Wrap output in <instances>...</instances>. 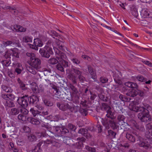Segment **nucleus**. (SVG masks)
I'll list each match as a JSON object with an SVG mask.
<instances>
[{
    "mask_svg": "<svg viewBox=\"0 0 152 152\" xmlns=\"http://www.w3.org/2000/svg\"><path fill=\"white\" fill-rule=\"evenodd\" d=\"M55 41L56 43V47L53 46V49L56 54V58L59 60V62L64 67H66L68 66V64L67 62L64 60L66 58V56L63 53L62 51L63 50V47L61 43L63 41L61 42V38L57 39L56 38Z\"/></svg>",
    "mask_w": 152,
    "mask_h": 152,
    "instance_id": "obj_1",
    "label": "nucleus"
},
{
    "mask_svg": "<svg viewBox=\"0 0 152 152\" xmlns=\"http://www.w3.org/2000/svg\"><path fill=\"white\" fill-rule=\"evenodd\" d=\"M129 108L130 110L135 111H141L138 115L139 118L142 121L146 122L151 120V117L149 114L148 110L142 107H138L136 105H133L131 103L129 105Z\"/></svg>",
    "mask_w": 152,
    "mask_h": 152,
    "instance_id": "obj_2",
    "label": "nucleus"
},
{
    "mask_svg": "<svg viewBox=\"0 0 152 152\" xmlns=\"http://www.w3.org/2000/svg\"><path fill=\"white\" fill-rule=\"evenodd\" d=\"M107 110V114H106L107 117L108 118L107 119H102V122L103 125L105 126L107 129H109L110 127L113 129L117 128V123L112 120L114 118L113 113L112 111L111 108L108 106L105 108Z\"/></svg>",
    "mask_w": 152,
    "mask_h": 152,
    "instance_id": "obj_3",
    "label": "nucleus"
},
{
    "mask_svg": "<svg viewBox=\"0 0 152 152\" xmlns=\"http://www.w3.org/2000/svg\"><path fill=\"white\" fill-rule=\"evenodd\" d=\"M27 56L30 57L28 61L29 64L34 68L37 70L40 68L41 61L38 58L35 57L34 53H26Z\"/></svg>",
    "mask_w": 152,
    "mask_h": 152,
    "instance_id": "obj_4",
    "label": "nucleus"
},
{
    "mask_svg": "<svg viewBox=\"0 0 152 152\" xmlns=\"http://www.w3.org/2000/svg\"><path fill=\"white\" fill-rule=\"evenodd\" d=\"M33 35L37 38L34 39L33 45L28 44V45L30 48L37 51L38 50V47H41L43 45V43L41 40L43 38L39 35V32H37Z\"/></svg>",
    "mask_w": 152,
    "mask_h": 152,
    "instance_id": "obj_5",
    "label": "nucleus"
},
{
    "mask_svg": "<svg viewBox=\"0 0 152 152\" xmlns=\"http://www.w3.org/2000/svg\"><path fill=\"white\" fill-rule=\"evenodd\" d=\"M39 52L42 56L47 58H49L50 55L53 54L52 49L48 45H46L44 49L40 48Z\"/></svg>",
    "mask_w": 152,
    "mask_h": 152,
    "instance_id": "obj_6",
    "label": "nucleus"
},
{
    "mask_svg": "<svg viewBox=\"0 0 152 152\" xmlns=\"http://www.w3.org/2000/svg\"><path fill=\"white\" fill-rule=\"evenodd\" d=\"M28 98L27 96H23L22 97H19L17 100V102L23 107H25L28 105L27 100Z\"/></svg>",
    "mask_w": 152,
    "mask_h": 152,
    "instance_id": "obj_7",
    "label": "nucleus"
},
{
    "mask_svg": "<svg viewBox=\"0 0 152 152\" xmlns=\"http://www.w3.org/2000/svg\"><path fill=\"white\" fill-rule=\"evenodd\" d=\"M13 64L15 68V72L18 75L20 74L23 69L22 65L20 63L14 62Z\"/></svg>",
    "mask_w": 152,
    "mask_h": 152,
    "instance_id": "obj_8",
    "label": "nucleus"
},
{
    "mask_svg": "<svg viewBox=\"0 0 152 152\" xmlns=\"http://www.w3.org/2000/svg\"><path fill=\"white\" fill-rule=\"evenodd\" d=\"M114 77L115 81L117 84L115 88H117V90L124 91L125 90L124 87V86L122 84V82L121 80L118 79L115 77Z\"/></svg>",
    "mask_w": 152,
    "mask_h": 152,
    "instance_id": "obj_9",
    "label": "nucleus"
},
{
    "mask_svg": "<svg viewBox=\"0 0 152 152\" xmlns=\"http://www.w3.org/2000/svg\"><path fill=\"white\" fill-rule=\"evenodd\" d=\"M141 15L144 18H148L152 16V13L150 14L148 9L145 8L142 9L141 11Z\"/></svg>",
    "mask_w": 152,
    "mask_h": 152,
    "instance_id": "obj_10",
    "label": "nucleus"
},
{
    "mask_svg": "<svg viewBox=\"0 0 152 152\" xmlns=\"http://www.w3.org/2000/svg\"><path fill=\"white\" fill-rule=\"evenodd\" d=\"M14 31L20 32H24L26 31V29L23 27L18 25H15L12 28Z\"/></svg>",
    "mask_w": 152,
    "mask_h": 152,
    "instance_id": "obj_11",
    "label": "nucleus"
},
{
    "mask_svg": "<svg viewBox=\"0 0 152 152\" xmlns=\"http://www.w3.org/2000/svg\"><path fill=\"white\" fill-rule=\"evenodd\" d=\"M30 102L33 104H37L39 101L38 97L36 96H32L30 97Z\"/></svg>",
    "mask_w": 152,
    "mask_h": 152,
    "instance_id": "obj_12",
    "label": "nucleus"
},
{
    "mask_svg": "<svg viewBox=\"0 0 152 152\" xmlns=\"http://www.w3.org/2000/svg\"><path fill=\"white\" fill-rule=\"evenodd\" d=\"M137 89H131L126 93L127 95L131 97H134L138 94Z\"/></svg>",
    "mask_w": 152,
    "mask_h": 152,
    "instance_id": "obj_13",
    "label": "nucleus"
},
{
    "mask_svg": "<svg viewBox=\"0 0 152 152\" xmlns=\"http://www.w3.org/2000/svg\"><path fill=\"white\" fill-rule=\"evenodd\" d=\"M22 40L23 42L26 43L32 42L33 38L31 37L25 36L23 37Z\"/></svg>",
    "mask_w": 152,
    "mask_h": 152,
    "instance_id": "obj_14",
    "label": "nucleus"
},
{
    "mask_svg": "<svg viewBox=\"0 0 152 152\" xmlns=\"http://www.w3.org/2000/svg\"><path fill=\"white\" fill-rule=\"evenodd\" d=\"M124 85L132 88H137V86L136 83L131 82H126L124 84Z\"/></svg>",
    "mask_w": 152,
    "mask_h": 152,
    "instance_id": "obj_15",
    "label": "nucleus"
},
{
    "mask_svg": "<svg viewBox=\"0 0 152 152\" xmlns=\"http://www.w3.org/2000/svg\"><path fill=\"white\" fill-rule=\"evenodd\" d=\"M2 97L5 99L8 100L9 99L11 100H14L15 98L14 95L11 94H8L7 95H3Z\"/></svg>",
    "mask_w": 152,
    "mask_h": 152,
    "instance_id": "obj_16",
    "label": "nucleus"
},
{
    "mask_svg": "<svg viewBox=\"0 0 152 152\" xmlns=\"http://www.w3.org/2000/svg\"><path fill=\"white\" fill-rule=\"evenodd\" d=\"M27 120L34 124L38 125L40 123L39 121L35 118H33L31 117L28 118L27 119Z\"/></svg>",
    "mask_w": 152,
    "mask_h": 152,
    "instance_id": "obj_17",
    "label": "nucleus"
},
{
    "mask_svg": "<svg viewBox=\"0 0 152 152\" xmlns=\"http://www.w3.org/2000/svg\"><path fill=\"white\" fill-rule=\"evenodd\" d=\"M13 52L12 50H9L6 51L5 54L4 55V57L7 59H10V56L12 54Z\"/></svg>",
    "mask_w": 152,
    "mask_h": 152,
    "instance_id": "obj_18",
    "label": "nucleus"
},
{
    "mask_svg": "<svg viewBox=\"0 0 152 152\" xmlns=\"http://www.w3.org/2000/svg\"><path fill=\"white\" fill-rule=\"evenodd\" d=\"M118 123L120 124H123L125 123L124 120L125 117L124 116L122 115H120L118 116Z\"/></svg>",
    "mask_w": 152,
    "mask_h": 152,
    "instance_id": "obj_19",
    "label": "nucleus"
},
{
    "mask_svg": "<svg viewBox=\"0 0 152 152\" xmlns=\"http://www.w3.org/2000/svg\"><path fill=\"white\" fill-rule=\"evenodd\" d=\"M13 52L12 53V56L17 58L19 57V51L17 48H14L13 50Z\"/></svg>",
    "mask_w": 152,
    "mask_h": 152,
    "instance_id": "obj_20",
    "label": "nucleus"
},
{
    "mask_svg": "<svg viewBox=\"0 0 152 152\" xmlns=\"http://www.w3.org/2000/svg\"><path fill=\"white\" fill-rule=\"evenodd\" d=\"M126 137L129 141L134 142L135 141V138L132 135L127 133L126 134Z\"/></svg>",
    "mask_w": 152,
    "mask_h": 152,
    "instance_id": "obj_21",
    "label": "nucleus"
},
{
    "mask_svg": "<svg viewBox=\"0 0 152 152\" xmlns=\"http://www.w3.org/2000/svg\"><path fill=\"white\" fill-rule=\"evenodd\" d=\"M140 146L144 148L145 149L151 148L152 146L151 145L145 143L144 142H142L139 144Z\"/></svg>",
    "mask_w": 152,
    "mask_h": 152,
    "instance_id": "obj_22",
    "label": "nucleus"
},
{
    "mask_svg": "<svg viewBox=\"0 0 152 152\" xmlns=\"http://www.w3.org/2000/svg\"><path fill=\"white\" fill-rule=\"evenodd\" d=\"M1 88L3 91L7 92H12V90L11 88L5 86H2Z\"/></svg>",
    "mask_w": 152,
    "mask_h": 152,
    "instance_id": "obj_23",
    "label": "nucleus"
},
{
    "mask_svg": "<svg viewBox=\"0 0 152 152\" xmlns=\"http://www.w3.org/2000/svg\"><path fill=\"white\" fill-rule=\"evenodd\" d=\"M19 113V110L15 108L11 109L10 112V114L12 115H16L18 114Z\"/></svg>",
    "mask_w": 152,
    "mask_h": 152,
    "instance_id": "obj_24",
    "label": "nucleus"
},
{
    "mask_svg": "<svg viewBox=\"0 0 152 152\" xmlns=\"http://www.w3.org/2000/svg\"><path fill=\"white\" fill-rule=\"evenodd\" d=\"M48 63L52 64H55L58 62H59V61H58L56 58H50L48 60Z\"/></svg>",
    "mask_w": 152,
    "mask_h": 152,
    "instance_id": "obj_25",
    "label": "nucleus"
},
{
    "mask_svg": "<svg viewBox=\"0 0 152 152\" xmlns=\"http://www.w3.org/2000/svg\"><path fill=\"white\" fill-rule=\"evenodd\" d=\"M88 69L91 75L92 76V79H94L95 81L96 78V77L95 72L92 69H90L89 68H88Z\"/></svg>",
    "mask_w": 152,
    "mask_h": 152,
    "instance_id": "obj_26",
    "label": "nucleus"
},
{
    "mask_svg": "<svg viewBox=\"0 0 152 152\" xmlns=\"http://www.w3.org/2000/svg\"><path fill=\"white\" fill-rule=\"evenodd\" d=\"M1 63L4 66H7L11 64L10 59H8L6 60H4L1 61Z\"/></svg>",
    "mask_w": 152,
    "mask_h": 152,
    "instance_id": "obj_27",
    "label": "nucleus"
},
{
    "mask_svg": "<svg viewBox=\"0 0 152 152\" xmlns=\"http://www.w3.org/2000/svg\"><path fill=\"white\" fill-rule=\"evenodd\" d=\"M31 87L34 92H36L38 88L37 85L35 83H32L31 85Z\"/></svg>",
    "mask_w": 152,
    "mask_h": 152,
    "instance_id": "obj_28",
    "label": "nucleus"
},
{
    "mask_svg": "<svg viewBox=\"0 0 152 152\" xmlns=\"http://www.w3.org/2000/svg\"><path fill=\"white\" fill-rule=\"evenodd\" d=\"M136 79L138 81L141 82H144L145 81L144 78L141 75H139L137 76Z\"/></svg>",
    "mask_w": 152,
    "mask_h": 152,
    "instance_id": "obj_29",
    "label": "nucleus"
},
{
    "mask_svg": "<svg viewBox=\"0 0 152 152\" xmlns=\"http://www.w3.org/2000/svg\"><path fill=\"white\" fill-rule=\"evenodd\" d=\"M108 133L109 135L112 138H115L116 134L114 132L111 130H109L108 131Z\"/></svg>",
    "mask_w": 152,
    "mask_h": 152,
    "instance_id": "obj_30",
    "label": "nucleus"
},
{
    "mask_svg": "<svg viewBox=\"0 0 152 152\" xmlns=\"http://www.w3.org/2000/svg\"><path fill=\"white\" fill-rule=\"evenodd\" d=\"M86 149L88 151L91 152H95L96 151L95 148H94L88 146H86L85 147Z\"/></svg>",
    "mask_w": 152,
    "mask_h": 152,
    "instance_id": "obj_31",
    "label": "nucleus"
},
{
    "mask_svg": "<svg viewBox=\"0 0 152 152\" xmlns=\"http://www.w3.org/2000/svg\"><path fill=\"white\" fill-rule=\"evenodd\" d=\"M18 119L20 120H21L23 121H26V117L21 114H20L18 115Z\"/></svg>",
    "mask_w": 152,
    "mask_h": 152,
    "instance_id": "obj_32",
    "label": "nucleus"
},
{
    "mask_svg": "<svg viewBox=\"0 0 152 152\" xmlns=\"http://www.w3.org/2000/svg\"><path fill=\"white\" fill-rule=\"evenodd\" d=\"M56 68H57V69L58 70L61 72L64 71V69L63 68V66L61 65V63L59 62V63L57 64V66Z\"/></svg>",
    "mask_w": 152,
    "mask_h": 152,
    "instance_id": "obj_33",
    "label": "nucleus"
},
{
    "mask_svg": "<svg viewBox=\"0 0 152 152\" xmlns=\"http://www.w3.org/2000/svg\"><path fill=\"white\" fill-rule=\"evenodd\" d=\"M81 141L78 142V145H79L80 146H78V147L79 148H81L83 146L82 142H84L85 141V139L84 138H82L81 139Z\"/></svg>",
    "mask_w": 152,
    "mask_h": 152,
    "instance_id": "obj_34",
    "label": "nucleus"
},
{
    "mask_svg": "<svg viewBox=\"0 0 152 152\" xmlns=\"http://www.w3.org/2000/svg\"><path fill=\"white\" fill-rule=\"evenodd\" d=\"M28 139L32 141L36 140V137L34 135L29 134L28 135Z\"/></svg>",
    "mask_w": 152,
    "mask_h": 152,
    "instance_id": "obj_35",
    "label": "nucleus"
},
{
    "mask_svg": "<svg viewBox=\"0 0 152 152\" xmlns=\"http://www.w3.org/2000/svg\"><path fill=\"white\" fill-rule=\"evenodd\" d=\"M87 129H80L79 131V133L81 134H85L87 133Z\"/></svg>",
    "mask_w": 152,
    "mask_h": 152,
    "instance_id": "obj_36",
    "label": "nucleus"
},
{
    "mask_svg": "<svg viewBox=\"0 0 152 152\" xmlns=\"http://www.w3.org/2000/svg\"><path fill=\"white\" fill-rule=\"evenodd\" d=\"M12 44V42L11 41H7L6 42H3V44L4 47H6L8 45H10Z\"/></svg>",
    "mask_w": 152,
    "mask_h": 152,
    "instance_id": "obj_37",
    "label": "nucleus"
},
{
    "mask_svg": "<svg viewBox=\"0 0 152 152\" xmlns=\"http://www.w3.org/2000/svg\"><path fill=\"white\" fill-rule=\"evenodd\" d=\"M30 111L32 113L34 116H35L38 113V111L34 110L33 108H31Z\"/></svg>",
    "mask_w": 152,
    "mask_h": 152,
    "instance_id": "obj_38",
    "label": "nucleus"
},
{
    "mask_svg": "<svg viewBox=\"0 0 152 152\" xmlns=\"http://www.w3.org/2000/svg\"><path fill=\"white\" fill-rule=\"evenodd\" d=\"M49 32L50 35L52 37H53L54 38H55L54 36L56 37L57 35V33L54 31H50Z\"/></svg>",
    "mask_w": 152,
    "mask_h": 152,
    "instance_id": "obj_39",
    "label": "nucleus"
},
{
    "mask_svg": "<svg viewBox=\"0 0 152 152\" xmlns=\"http://www.w3.org/2000/svg\"><path fill=\"white\" fill-rule=\"evenodd\" d=\"M7 106L9 107H12L14 105V103L12 101H8L7 102Z\"/></svg>",
    "mask_w": 152,
    "mask_h": 152,
    "instance_id": "obj_40",
    "label": "nucleus"
},
{
    "mask_svg": "<svg viewBox=\"0 0 152 152\" xmlns=\"http://www.w3.org/2000/svg\"><path fill=\"white\" fill-rule=\"evenodd\" d=\"M100 81L102 83H105L107 82L108 79L104 77H101L100 79Z\"/></svg>",
    "mask_w": 152,
    "mask_h": 152,
    "instance_id": "obj_41",
    "label": "nucleus"
},
{
    "mask_svg": "<svg viewBox=\"0 0 152 152\" xmlns=\"http://www.w3.org/2000/svg\"><path fill=\"white\" fill-rule=\"evenodd\" d=\"M20 112L21 113L25 115L27 114L28 112V111L27 109L25 108L24 107L20 109Z\"/></svg>",
    "mask_w": 152,
    "mask_h": 152,
    "instance_id": "obj_42",
    "label": "nucleus"
},
{
    "mask_svg": "<svg viewBox=\"0 0 152 152\" xmlns=\"http://www.w3.org/2000/svg\"><path fill=\"white\" fill-rule=\"evenodd\" d=\"M137 90L138 92V94L140 96H145V94L143 91L137 89Z\"/></svg>",
    "mask_w": 152,
    "mask_h": 152,
    "instance_id": "obj_43",
    "label": "nucleus"
},
{
    "mask_svg": "<svg viewBox=\"0 0 152 152\" xmlns=\"http://www.w3.org/2000/svg\"><path fill=\"white\" fill-rule=\"evenodd\" d=\"M44 102L46 105L48 106H51L53 105V104L50 102L49 101H47L45 100L44 101Z\"/></svg>",
    "mask_w": 152,
    "mask_h": 152,
    "instance_id": "obj_44",
    "label": "nucleus"
},
{
    "mask_svg": "<svg viewBox=\"0 0 152 152\" xmlns=\"http://www.w3.org/2000/svg\"><path fill=\"white\" fill-rule=\"evenodd\" d=\"M8 75L11 78H14L15 77V75L11 71L8 72Z\"/></svg>",
    "mask_w": 152,
    "mask_h": 152,
    "instance_id": "obj_45",
    "label": "nucleus"
},
{
    "mask_svg": "<svg viewBox=\"0 0 152 152\" xmlns=\"http://www.w3.org/2000/svg\"><path fill=\"white\" fill-rule=\"evenodd\" d=\"M143 63L146 65H147L149 66L152 67V63L148 61H144Z\"/></svg>",
    "mask_w": 152,
    "mask_h": 152,
    "instance_id": "obj_46",
    "label": "nucleus"
},
{
    "mask_svg": "<svg viewBox=\"0 0 152 152\" xmlns=\"http://www.w3.org/2000/svg\"><path fill=\"white\" fill-rule=\"evenodd\" d=\"M132 14L133 16L135 17H137L138 15L137 12L135 10L132 11Z\"/></svg>",
    "mask_w": 152,
    "mask_h": 152,
    "instance_id": "obj_47",
    "label": "nucleus"
},
{
    "mask_svg": "<svg viewBox=\"0 0 152 152\" xmlns=\"http://www.w3.org/2000/svg\"><path fill=\"white\" fill-rule=\"evenodd\" d=\"M23 129L25 132H28L30 131V129L27 126L25 127Z\"/></svg>",
    "mask_w": 152,
    "mask_h": 152,
    "instance_id": "obj_48",
    "label": "nucleus"
},
{
    "mask_svg": "<svg viewBox=\"0 0 152 152\" xmlns=\"http://www.w3.org/2000/svg\"><path fill=\"white\" fill-rule=\"evenodd\" d=\"M147 127L149 129L152 128V122L149 123L147 125Z\"/></svg>",
    "mask_w": 152,
    "mask_h": 152,
    "instance_id": "obj_49",
    "label": "nucleus"
},
{
    "mask_svg": "<svg viewBox=\"0 0 152 152\" xmlns=\"http://www.w3.org/2000/svg\"><path fill=\"white\" fill-rule=\"evenodd\" d=\"M143 3H150L152 0H140Z\"/></svg>",
    "mask_w": 152,
    "mask_h": 152,
    "instance_id": "obj_50",
    "label": "nucleus"
},
{
    "mask_svg": "<svg viewBox=\"0 0 152 152\" xmlns=\"http://www.w3.org/2000/svg\"><path fill=\"white\" fill-rule=\"evenodd\" d=\"M125 4L121 3V2H120L119 4V6L121 7L122 8H123L124 9H125Z\"/></svg>",
    "mask_w": 152,
    "mask_h": 152,
    "instance_id": "obj_51",
    "label": "nucleus"
},
{
    "mask_svg": "<svg viewBox=\"0 0 152 152\" xmlns=\"http://www.w3.org/2000/svg\"><path fill=\"white\" fill-rule=\"evenodd\" d=\"M72 61L73 63L76 64H78L80 62L78 60L76 59H72Z\"/></svg>",
    "mask_w": 152,
    "mask_h": 152,
    "instance_id": "obj_52",
    "label": "nucleus"
},
{
    "mask_svg": "<svg viewBox=\"0 0 152 152\" xmlns=\"http://www.w3.org/2000/svg\"><path fill=\"white\" fill-rule=\"evenodd\" d=\"M29 72L32 74L34 75L36 74V71L35 70L33 69H30L29 70Z\"/></svg>",
    "mask_w": 152,
    "mask_h": 152,
    "instance_id": "obj_53",
    "label": "nucleus"
},
{
    "mask_svg": "<svg viewBox=\"0 0 152 152\" xmlns=\"http://www.w3.org/2000/svg\"><path fill=\"white\" fill-rule=\"evenodd\" d=\"M147 137L148 138H152V132H149L148 134L147 135Z\"/></svg>",
    "mask_w": 152,
    "mask_h": 152,
    "instance_id": "obj_54",
    "label": "nucleus"
},
{
    "mask_svg": "<svg viewBox=\"0 0 152 152\" xmlns=\"http://www.w3.org/2000/svg\"><path fill=\"white\" fill-rule=\"evenodd\" d=\"M82 58L84 59H86L87 60H89L90 58L88 56L86 55H83L82 56Z\"/></svg>",
    "mask_w": 152,
    "mask_h": 152,
    "instance_id": "obj_55",
    "label": "nucleus"
},
{
    "mask_svg": "<svg viewBox=\"0 0 152 152\" xmlns=\"http://www.w3.org/2000/svg\"><path fill=\"white\" fill-rule=\"evenodd\" d=\"M120 99H121V100L122 101H124L125 100L124 97L122 95H120L119 96Z\"/></svg>",
    "mask_w": 152,
    "mask_h": 152,
    "instance_id": "obj_56",
    "label": "nucleus"
},
{
    "mask_svg": "<svg viewBox=\"0 0 152 152\" xmlns=\"http://www.w3.org/2000/svg\"><path fill=\"white\" fill-rule=\"evenodd\" d=\"M69 126L70 128L72 129L73 130H75L76 129L75 127L72 124H70L69 125Z\"/></svg>",
    "mask_w": 152,
    "mask_h": 152,
    "instance_id": "obj_57",
    "label": "nucleus"
},
{
    "mask_svg": "<svg viewBox=\"0 0 152 152\" xmlns=\"http://www.w3.org/2000/svg\"><path fill=\"white\" fill-rule=\"evenodd\" d=\"M78 77L80 80H83L84 79V78L81 75H79L78 76Z\"/></svg>",
    "mask_w": 152,
    "mask_h": 152,
    "instance_id": "obj_58",
    "label": "nucleus"
},
{
    "mask_svg": "<svg viewBox=\"0 0 152 152\" xmlns=\"http://www.w3.org/2000/svg\"><path fill=\"white\" fill-rule=\"evenodd\" d=\"M75 73L76 74H77L78 75H79L80 74V71H79L78 70H76L75 71Z\"/></svg>",
    "mask_w": 152,
    "mask_h": 152,
    "instance_id": "obj_59",
    "label": "nucleus"
},
{
    "mask_svg": "<svg viewBox=\"0 0 152 152\" xmlns=\"http://www.w3.org/2000/svg\"><path fill=\"white\" fill-rule=\"evenodd\" d=\"M10 145L12 148L14 146V145L12 143L10 142Z\"/></svg>",
    "mask_w": 152,
    "mask_h": 152,
    "instance_id": "obj_60",
    "label": "nucleus"
},
{
    "mask_svg": "<svg viewBox=\"0 0 152 152\" xmlns=\"http://www.w3.org/2000/svg\"><path fill=\"white\" fill-rule=\"evenodd\" d=\"M151 82L150 80H148L147 81L145 82L146 83V84H150Z\"/></svg>",
    "mask_w": 152,
    "mask_h": 152,
    "instance_id": "obj_61",
    "label": "nucleus"
},
{
    "mask_svg": "<svg viewBox=\"0 0 152 152\" xmlns=\"http://www.w3.org/2000/svg\"><path fill=\"white\" fill-rule=\"evenodd\" d=\"M2 136L3 138H5L6 137L5 135L4 134H2Z\"/></svg>",
    "mask_w": 152,
    "mask_h": 152,
    "instance_id": "obj_62",
    "label": "nucleus"
},
{
    "mask_svg": "<svg viewBox=\"0 0 152 152\" xmlns=\"http://www.w3.org/2000/svg\"><path fill=\"white\" fill-rule=\"evenodd\" d=\"M134 36L136 37H138V35L136 34H134Z\"/></svg>",
    "mask_w": 152,
    "mask_h": 152,
    "instance_id": "obj_63",
    "label": "nucleus"
},
{
    "mask_svg": "<svg viewBox=\"0 0 152 152\" xmlns=\"http://www.w3.org/2000/svg\"><path fill=\"white\" fill-rule=\"evenodd\" d=\"M131 152H137L134 150H132V151Z\"/></svg>",
    "mask_w": 152,
    "mask_h": 152,
    "instance_id": "obj_64",
    "label": "nucleus"
}]
</instances>
